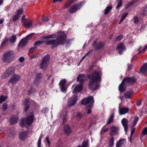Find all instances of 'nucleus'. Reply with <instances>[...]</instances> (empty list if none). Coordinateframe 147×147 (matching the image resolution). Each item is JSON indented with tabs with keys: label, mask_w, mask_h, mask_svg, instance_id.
<instances>
[{
	"label": "nucleus",
	"mask_w": 147,
	"mask_h": 147,
	"mask_svg": "<svg viewBox=\"0 0 147 147\" xmlns=\"http://www.w3.org/2000/svg\"><path fill=\"white\" fill-rule=\"evenodd\" d=\"M7 97L6 96L1 95L0 96V104L3 102L5 101L7 99Z\"/></svg>",
	"instance_id": "36"
},
{
	"label": "nucleus",
	"mask_w": 147,
	"mask_h": 147,
	"mask_svg": "<svg viewBox=\"0 0 147 147\" xmlns=\"http://www.w3.org/2000/svg\"><path fill=\"white\" fill-rule=\"evenodd\" d=\"M42 21L44 22H47L49 20L48 18L47 17L43 16L42 19Z\"/></svg>",
	"instance_id": "52"
},
{
	"label": "nucleus",
	"mask_w": 147,
	"mask_h": 147,
	"mask_svg": "<svg viewBox=\"0 0 147 147\" xmlns=\"http://www.w3.org/2000/svg\"><path fill=\"white\" fill-rule=\"evenodd\" d=\"M76 1L77 0H68L67 2L63 8L66 9L68 8L71 5L76 2Z\"/></svg>",
	"instance_id": "22"
},
{
	"label": "nucleus",
	"mask_w": 147,
	"mask_h": 147,
	"mask_svg": "<svg viewBox=\"0 0 147 147\" xmlns=\"http://www.w3.org/2000/svg\"><path fill=\"white\" fill-rule=\"evenodd\" d=\"M82 84H80L77 85L74 89V91L75 92H80L82 89Z\"/></svg>",
	"instance_id": "23"
},
{
	"label": "nucleus",
	"mask_w": 147,
	"mask_h": 147,
	"mask_svg": "<svg viewBox=\"0 0 147 147\" xmlns=\"http://www.w3.org/2000/svg\"><path fill=\"white\" fill-rule=\"evenodd\" d=\"M34 34V33H32L30 34H29L26 36V38L27 39V40H28L29 39V38L31 37Z\"/></svg>",
	"instance_id": "54"
},
{
	"label": "nucleus",
	"mask_w": 147,
	"mask_h": 147,
	"mask_svg": "<svg viewBox=\"0 0 147 147\" xmlns=\"http://www.w3.org/2000/svg\"><path fill=\"white\" fill-rule=\"evenodd\" d=\"M44 42V41H36L34 42V45L35 46H39L40 45L42 44V43Z\"/></svg>",
	"instance_id": "42"
},
{
	"label": "nucleus",
	"mask_w": 147,
	"mask_h": 147,
	"mask_svg": "<svg viewBox=\"0 0 147 147\" xmlns=\"http://www.w3.org/2000/svg\"><path fill=\"white\" fill-rule=\"evenodd\" d=\"M111 132L110 133V135L111 136H114L117 134L119 130V128L118 127L114 126L111 127Z\"/></svg>",
	"instance_id": "16"
},
{
	"label": "nucleus",
	"mask_w": 147,
	"mask_h": 147,
	"mask_svg": "<svg viewBox=\"0 0 147 147\" xmlns=\"http://www.w3.org/2000/svg\"><path fill=\"white\" fill-rule=\"evenodd\" d=\"M7 108V104L5 103L3 104L2 106V109L3 110H6Z\"/></svg>",
	"instance_id": "48"
},
{
	"label": "nucleus",
	"mask_w": 147,
	"mask_h": 147,
	"mask_svg": "<svg viewBox=\"0 0 147 147\" xmlns=\"http://www.w3.org/2000/svg\"><path fill=\"white\" fill-rule=\"evenodd\" d=\"M84 115L80 112L77 113V117L78 119H80L81 117H82Z\"/></svg>",
	"instance_id": "46"
},
{
	"label": "nucleus",
	"mask_w": 147,
	"mask_h": 147,
	"mask_svg": "<svg viewBox=\"0 0 147 147\" xmlns=\"http://www.w3.org/2000/svg\"><path fill=\"white\" fill-rule=\"evenodd\" d=\"M14 54V52L12 51H6L2 57L3 61L7 64L10 63L14 60L13 58Z\"/></svg>",
	"instance_id": "3"
},
{
	"label": "nucleus",
	"mask_w": 147,
	"mask_h": 147,
	"mask_svg": "<svg viewBox=\"0 0 147 147\" xmlns=\"http://www.w3.org/2000/svg\"><path fill=\"white\" fill-rule=\"evenodd\" d=\"M34 90V89L32 88H30L29 90L28 91V94H30Z\"/></svg>",
	"instance_id": "57"
},
{
	"label": "nucleus",
	"mask_w": 147,
	"mask_h": 147,
	"mask_svg": "<svg viewBox=\"0 0 147 147\" xmlns=\"http://www.w3.org/2000/svg\"><path fill=\"white\" fill-rule=\"evenodd\" d=\"M77 96L75 95L72 97L70 98L68 100V106L71 107L75 105L76 102Z\"/></svg>",
	"instance_id": "10"
},
{
	"label": "nucleus",
	"mask_w": 147,
	"mask_h": 147,
	"mask_svg": "<svg viewBox=\"0 0 147 147\" xmlns=\"http://www.w3.org/2000/svg\"><path fill=\"white\" fill-rule=\"evenodd\" d=\"M58 34L59 35L56 38L58 45H64L65 42L66 34L62 32H60Z\"/></svg>",
	"instance_id": "5"
},
{
	"label": "nucleus",
	"mask_w": 147,
	"mask_h": 147,
	"mask_svg": "<svg viewBox=\"0 0 147 147\" xmlns=\"http://www.w3.org/2000/svg\"><path fill=\"white\" fill-rule=\"evenodd\" d=\"M135 128H133L131 130V136H130V138H131L132 137V135L133 134H134V131H135Z\"/></svg>",
	"instance_id": "61"
},
{
	"label": "nucleus",
	"mask_w": 147,
	"mask_h": 147,
	"mask_svg": "<svg viewBox=\"0 0 147 147\" xmlns=\"http://www.w3.org/2000/svg\"><path fill=\"white\" fill-rule=\"evenodd\" d=\"M24 58L23 57H20L19 59V61L20 62H22L24 61Z\"/></svg>",
	"instance_id": "60"
},
{
	"label": "nucleus",
	"mask_w": 147,
	"mask_h": 147,
	"mask_svg": "<svg viewBox=\"0 0 147 147\" xmlns=\"http://www.w3.org/2000/svg\"><path fill=\"white\" fill-rule=\"evenodd\" d=\"M114 117V113H113L112 115L109 118L107 122V124H110L112 121H113Z\"/></svg>",
	"instance_id": "35"
},
{
	"label": "nucleus",
	"mask_w": 147,
	"mask_h": 147,
	"mask_svg": "<svg viewBox=\"0 0 147 147\" xmlns=\"http://www.w3.org/2000/svg\"><path fill=\"white\" fill-rule=\"evenodd\" d=\"M125 143V139H123L120 140L119 142L117 143L116 147H120L122 145H124Z\"/></svg>",
	"instance_id": "28"
},
{
	"label": "nucleus",
	"mask_w": 147,
	"mask_h": 147,
	"mask_svg": "<svg viewBox=\"0 0 147 147\" xmlns=\"http://www.w3.org/2000/svg\"><path fill=\"white\" fill-rule=\"evenodd\" d=\"M119 113L120 115L124 114L129 111V109L125 107H122L119 109Z\"/></svg>",
	"instance_id": "21"
},
{
	"label": "nucleus",
	"mask_w": 147,
	"mask_h": 147,
	"mask_svg": "<svg viewBox=\"0 0 147 147\" xmlns=\"http://www.w3.org/2000/svg\"><path fill=\"white\" fill-rule=\"evenodd\" d=\"M66 82L65 80L63 79L61 80L59 83L60 88L63 92H66V88L65 86V85Z\"/></svg>",
	"instance_id": "13"
},
{
	"label": "nucleus",
	"mask_w": 147,
	"mask_h": 147,
	"mask_svg": "<svg viewBox=\"0 0 147 147\" xmlns=\"http://www.w3.org/2000/svg\"><path fill=\"white\" fill-rule=\"evenodd\" d=\"M142 67H143V68L147 71V63L144 64Z\"/></svg>",
	"instance_id": "56"
},
{
	"label": "nucleus",
	"mask_w": 147,
	"mask_h": 147,
	"mask_svg": "<svg viewBox=\"0 0 147 147\" xmlns=\"http://www.w3.org/2000/svg\"><path fill=\"white\" fill-rule=\"evenodd\" d=\"M42 77V74L41 73H38L36 74L34 82L36 83L38 82L39 80Z\"/></svg>",
	"instance_id": "26"
},
{
	"label": "nucleus",
	"mask_w": 147,
	"mask_h": 147,
	"mask_svg": "<svg viewBox=\"0 0 147 147\" xmlns=\"http://www.w3.org/2000/svg\"><path fill=\"white\" fill-rule=\"evenodd\" d=\"M25 107H24V111H27L29 107V105H25Z\"/></svg>",
	"instance_id": "58"
},
{
	"label": "nucleus",
	"mask_w": 147,
	"mask_h": 147,
	"mask_svg": "<svg viewBox=\"0 0 147 147\" xmlns=\"http://www.w3.org/2000/svg\"><path fill=\"white\" fill-rule=\"evenodd\" d=\"M20 76L19 75L14 74L9 80V83H11L13 85L16 84L20 80Z\"/></svg>",
	"instance_id": "8"
},
{
	"label": "nucleus",
	"mask_w": 147,
	"mask_h": 147,
	"mask_svg": "<svg viewBox=\"0 0 147 147\" xmlns=\"http://www.w3.org/2000/svg\"><path fill=\"white\" fill-rule=\"evenodd\" d=\"M46 141L48 144L49 146H50V141L48 137H46Z\"/></svg>",
	"instance_id": "63"
},
{
	"label": "nucleus",
	"mask_w": 147,
	"mask_h": 147,
	"mask_svg": "<svg viewBox=\"0 0 147 147\" xmlns=\"http://www.w3.org/2000/svg\"><path fill=\"white\" fill-rule=\"evenodd\" d=\"M19 17L20 16L17 14L14 15L12 18V21L14 22L16 21L18 19Z\"/></svg>",
	"instance_id": "44"
},
{
	"label": "nucleus",
	"mask_w": 147,
	"mask_h": 147,
	"mask_svg": "<svg viewBox=\"0 0 147 147\" xmlns=\"http://www.w3.org/2000/svg\"><path fill=\"white\" fill-rule=\"evenodd\" d=\"M101 77V73L96 71H94L90 75L88 76V78L90 80L88 84L90 89L94 90L99 88V85L100 82Z\"/></svg>",
	"instance_id": "1"
},
{
	"label": "nucleus",
	"mask_w": 147,
	"mask_h": 147,
	"mask_svg": "<svg viewBox=\"0 0 147 147\" xmlns=\"http://www.w3.org/2000/svg\"><path fill=\"white\" fill-rule=\"evenodd\" d=\"M117 49L119 51V53L120 54L122 53L123 51L126 49V48L125 46L123 45V43L122 42L119 43L118 45Z\"/></svg>",
	"instance_id": "14"
},
{
	"label": "nucleus",
	"mask_w": 147,
	"mask_h": 147,
	"mask_svg": "<svg viewBox=\"0 0 147 147\" xmlns=\"http://www.w3.org/2000/svg\"><path fill=\"white\" fill-rule=\"evenodd\" d=\"M46 44L47 45H52V48L56 47L58 45L57 40L51 39V40H47L46 41Z\"/></svg>",
	"instance_id": "12"
},
{
	"label": "nucleus",
	"mask_w": 147,
	"mask_h": 147,
	"mask_svg": "<svg viewBox=\"0 0 147 147\" xmlns=\"http://www.w3.org/2000/svg\"><path fill=\"white\" fill-rule=\"evenodd\" d=\"M56 36V35L55 34H53L50 35L46 36L44 37L45 38H55Z\"/></svg>",
	"instance_id": "38"
},
{
	"label": "nucleus",
	"mask_w": 147,
	"mask_h": 147,
	"mask_svg": "<svg viewBox=\"0 0 147 147\" xmlns=\"http://www.w3.org/2000/svg\"><path fill=\"white\" fill-rule=\"evenodd\" d=\"M82 3H76L72 5L69 10V12L74 13L79 10L82 7Z\"/></svg>",
	"instance_id": "7"
},
{
	"label": "nucleus",
	"mask_w": 147,
	"mask_h": 147,
	"mask_svg": "<svg viewBox=\"0 0 147 147\" xmlns=\"http://www.w3.org/2000/svg\"><path fill=\"white\" fill-rule=\"evenodd\" d=\"M104 44L103 42H99L97 44L95 48L96 49H100L104 46Z\"/></svg>",
	"instance_id": "32"
},
{
	"label": "nucleus",
	"mask_w": 147,
	"mask_h": 147,
	"mask_svg": "<svg viewBox=\"0 0 147 147\" xmlns=\"http://www.w3.org/2000/svg\"><path fill=\"white\" fill-rule=\"evenodd\" d=\"M36 48V47H32L29 49V51L30 53H32L33 51L35 50Z\"/></svg>",
	"instance_id": "49"
},
{
	"label": "nucleus",
	"mask_w": 147,
	"mask_h": 147,
	"mask_svg": "<svg viewBox=\"0 0 147 147\" xmlns=\"http://www.w3.org/2000/svg\"><path fill=\"white\" fill-rule=\"evenodd\" d=\"M128 15V13L127 12H126L124 14L122 15L121 18L124 20Z\"/></svg>",
	"instance_id": "55"
},
{
	"label": "nucleus",
	"mask_w": 147,
	"mask_h": 147,
	"mask_svg": "<svg viewBox=\"0 0 147 147\" xmlns=\"http://www.w3.org/2000/svg\"><path fill=\"white\" fill-rule=\"evenodd\" d=\"M134 23L136 24H137L139 21V19L138 18L137 16H135L134 17Z\"/></svg>",
	"instance_id": "45"
},
{
	"label": "nucleus",
	"mask_w": 147,
	"mask_h": 147,
	"mask_svg": "<svg viewBox=\"0 0 147 147\" xmlns=\"http://www.w3.org/2000/svg\"><path fill=\"white\" fill-rule=\"evenodd\" d=\"M133 94V92L132 91L130 90L129 91H127L124 94V96L125 98H130Z\"/></svg>",
	"instance_id": "27"
},
{
	"label": "nucleus",
	"mask_w": 147,
	"mask_h": 147,
	"mask_svg": "<svg viewBox=\"0 0 147 147\" xmlns=\"http://www.w3.org/2000/svg\"><path fill=\"white\" fill-rule=\"evenodd\" d=\"M123 38L122 35H121L118 36L116 39V41L120 40Z\"/></svg>",
	"instance_id": "51"
},
{
	"label": "nucleus",
	"mask_w": 147,
	"mask_h": 147,
	"mask_svg": "<svg viewBox=\"0 0 147 147\" xmlns=\"http://www.w3.org/2000/svg\"><path fill=\"white\" fill-rule=\"evenodd\" d=\"M9 42V39L7 38L4 39L1 44L0 48L1 49H3L4 47L7 46Z\"/></svg>",
	"instance_id": "20"
},
{
	"label": "nucleus",
	"mask_w": 147,
	"mask_h": 147,
	"mask_svg": "<svg viewBox=\"0 0 147 147\" xmlns=\"http://www.w3.org/2000/svg\"><path fill=\"white\" fill-rule=\"evenodd\" d=\"M16 37L15 35H13L9 38V40L11 43H14L16 41Z\"/></svg>",
	"instance_id": "34"
},
{
	"label": "nucleus",
	"mask_w": 147,
	"mask_h": 147,
	"mask_svg": "<svg viewBox=\"0 0 147 147\" xmlns=\"http://www.w3.org/2000/svg\"><path fill=\"white\" fill-rule=\"evenodd\" d=\"M112 7L111 6H107L104 10V14L105 15L107 14L112 9Z\"/></svg>",
	"instance_id": "31"
},
{
	"label": "nucleus",
	"mask_w": 147,
	"mask_h": 147,
	"mask_svg": "<svg viewBox=\"0 0 147 147\" xmlns=\"http://www.w3.org/2000/svg\"><path fill=\"white\" fill-rule=\"evenodd\" d=\"M26 40L27 39L26 38L25 39H22L20 43L19 46L22 47L26 45L27 43V41Z\"/></svg>",
	"instance_id": "30"
},
{
	"label": "nucleus",
	"mask_w": 147,
	"mask_h": 147,
	"mask_svg": "<svg viewBox=\"0 0 147 147\" xmlns=\"http://www.w3.org/2000/svg\"><path fill=\"white\" fill-rule=\"evenodd\" d=\"M138 117H135L134 118V121H133V125L132 126L133 127H134L136 125V124L138 121Z\"/></svg>",
	"instance_id": "43"
},
{
	"label": "nucleus",
	"mask_w": 147,
	"mask_h": 147,
	"mask_svg": "<svg viewBox=\"0 0 147 147\" xmlns=\"http://www.w3.org/2000/svg\"><path fill=\"white\" fill-rule=\"evenodd\" d=\"M28 131H24L21 132L19 135V138L21 140H23L26 137L28 134Z\"/></svg>",
	"instance_id": "24"
},
{
	"label": "nucleus",
	"mask_w": 147,
	"mask_h": 147,
	"mask_svg": "<svg viewBox=\"0 0 147 147\" xmlns=\"http://www.w3.org/2000/svg\"><path fill=\"white\" fill-rule=\"evenodd\" d=\"M23 12V9L22 8H20L17 10V14L19 16L22 14Z\"/></svg>",
	"instance_id": "40"
},
{
	"label": "nucleus",
	"mask_w": 147,
	"mask_h": 147,
	"mask_svg": "<svg viewBox=\"0 0 147 147\" xmlns=\"http://www.w3.org/2000/svg\"><path fill=\"white\" fill-rule=\"evenodd\" d=\"M143 14L144 16L147 15V5L145 6L144 9Z\"/></svg>",
	"instance_id": "47"
},
{
	"label": "nucleus",
	"mask_w": 147,
	"mask_h": 147,
	"mask_svg": "<svg viewBox=\"0 0 147 147\" xmlns=\"http://www.w3.org/2000/svg\"><path fill=\"white\" fill-rule=\"evenodd\" d=\"M122 5V1L121 0H120L119 2L117 4V5L116 7V9L118 8L119 7L121 6Z\"/></svg>",
	"instance_id": "50"
},
{
	"label": "nucleus",
	"mask_w": 147,
	"mask_h": 147,
	"mask_svg": "<svg viewBox=\"0 0 147 147\" xmlns=\"http://www.w3.org/2000/svg\"><path fill=\"white\" fill-rule=\"evenodd\" d=\"M85 79V75L83 74H79L77 78V80L79 82L80 84L83 85Z\"/></svg>",
	"instance_id": "18"
},
{
	"label": "nucleus",
	"mask_w": 147,
	"mask_h": 147,
	"mask_svg": "<svg viewBox=\"0 0 147 147\" xmlns=\"http://www.w3.org/2000/svg\"><path fill=\"white\" fill-rule=\"evenodd\" d=\"M108 130V128H106L105 129L103 128L101 130V132L102 133H105Z\"/></svg>",
	"instance_id": "59"
},
{
	"label": "nucleus",
	"mask_w": 147,
	"mask_h": 147,
	"mask_svg": "<svg viewBox=\"0 0 147 147\" xmlns=\"http://www.w3.org/2000/svg\"><path fill=\"white\" fill-rule=\"evenodd\" d=\"M114 139L113 137H112L109 141V145L110 146H112L114 145Z\"/></svg>",
	"instance_id": "37"
},
{
	"label": "nucleus",
	"mask_w": 147,
	"mask_h": 147,
	"mask_svg": "<svg viewBox=\"0 0 147 147\" xmlns=\"http://www.w3.org/2000/svg\"><path fill=\"white\" fill-rule=\"evenodd\" d=\"M15 71V68L14 67H10L5 71L4 75L5 77L7 78L10 75H12L14 73Z\"/></svg>",
	"instance_id": "11"
},
{
	"label": "nucleus",
	"mask_w": 147,
	"mask_h": 147,
	"mask_svg": "<svg viewBox=\"0 0 147 147\" xmlns=\"http://www.w3.org/2000/svg\"><path fill=\"white\" fill-rule=\"evenodd\" d=\"M94 102L93 97L92 96H89L86 98H84L81 101V104L83 105L88 104L86 106L87 113L88 114L91 113V109Z\"/></svg>",
	"instance_id": "2"
},
{
	"label": "nucleus",
	"mask_w": 147,
	"mask_h": 147,
	"mask_svg": "<svg viewBox=\"0 0 147 147\" xmlns=\"http://www.w3.org/2000/svg\"><path fill=\"white\" fill-rule=\"evenodd\" d=\"M136 2V1H132L130 2V3H128L127 4V7H129L131 6L132 5L134 4Z\"/></svg>",
	"instance_id": "53"
},
{
	"label": "nucleus",
	"mask_w": 147,
	"mask_h": 147,
	"mask_svg": "<svg viewBox=\"0 0 147 147\" xmlns=\"http://www.w3.org/2000/svg\"><path fill=\"white\" fill-rule=\"evenodd\" d=\"M121 123L124 128L125 131L126 132L128 127V119L125 118H123L121 121Z\"/></svg>",
	"instance_id": "15"
},
{
	"label": "nucleus",
	"mask_w": 147,
	"mask_h": 147,
	"mask_svg": "<svg viewBox=\"0 0 147 147\" xmlns=\"http://www.w3.org/2000/svg\"><path fill=\"white\" fill-rule=\"evenodd\" d=\"M49 59L50 55H47L43 57L40 65V69H44L47 67L49 63Z\"/></svg>",
	"instance_id": "6"
},
{
	"label": "nucleus",
	"mask_w": 147,
	"mask_h": 147,
	"mask_svg": "<svg viewBox=\"0 0 147 147\" xmlns=\"http://www.w3.org/2000/svg\"><path fill=\"white\" fill-rule=\"evenodd\" d=\"M64 130L65 133L67 135H69L72 132L70 127L68 125H66L65 126Z\"/></svg>",
	"instance_id": "19"
},
{
	"label": "nucleus",
	"mask_w": 147,
	"mask_h": 147,
	"mask_svg": "<svg viewBox=\"0 0 147 147\" xmlns=\"http://www.w3.org/2000/svg\"><path fill=\"white\" fill-rule=\"evenodd\" d=\"M11 124L13 125L17 123L18 118L17 117H12L10 120Z\"/></svg>",
	"instance_id": "29"
},
{
	"label": "nucleus",
	"mask_w": 147,
	"mask_h": 147,
	"mask_svg": "<svg viewBox=\"0 0 147 147\" xmlns=\"http://www.w3.org/2000/svg\"><path fill=\"white\" fill-rule=\"evenodd\" d=\"M140 71L143 75H145L146 74V72L147 71L143 68V67H141L140 69Z\"/></svg>",
	"instance_id": "41"
},
{
	"label": "nucleus",
	"mask_w": 147,
	"mask_h": 147,
	"mask_svg": "<svg viewBox=\"0 0 147 147\" xmlns=\"http://www.w3.org/2000/svg\"><path fill=\"white\" fill-rule=\"evenodd\" d=\"M34 120V116L32 114L28 115L26 118L21 120L20 125L22 127H24L26 123L28 125H31Z\"/></svg>",
	"instance_id": "4"
},
{
	"label": "nucleus",
	"mask_w": 147,
	"mask_h": 147,
	"mask_svg": "<svg viewBox=\"0 0 147 147\" xmlns=\"http://www.w3.org/2000/svg\"><path fill=\"white\" fill-rule=\"evenodd\" d=\"M88 140L84 141L82 144V145H79L77 147H88Z\"/></svg>",
	"instance_id": "33"
},
{
	"label": "nucleus",
	"mask_w": 147,
	"mask_h": 147,
	"mask_svg": "<svg viewBox=\"0 0 147 147\" xmlns=\"http://www.w3.org/2000/svg\"><path fill=\"white\" fill-rule=\"evenodd\" d=\"M27 20V19L26 18H22L21 19V22L23 23V25L24 24V23H26V21Z\"/></svg>",
	"instance_id": "62"
},
{
	"label": "nucleus",
	"mask_w": 147,
	"mask_h": 147,
	"mask_svg": "<svg viewBox=\"0 0 147 147\" xmlns=\"http://www.w3.org/2000/svg\"><path fill=\"white\" fill-rule=\"evenodd\" d=\"M143 134L144 135L146 134L147 135V127L145 128L144 129V132L143 133Z\"/></svg>",
	"instance_id": "64"
},
{
	"label": "nucleus",
	"mask_w": 147,
	"mask_h": 147,
	"mask_svg": "<svg viewBox=\"0 0 147 147\" xmlns=\"http://www.w3.org/2000/svg\"><path fill=\"white\" fill-rule=\"evenodd\" d=\"M23 104L24 105H29V101L28 99L26 98L22 100Z\"/></svg>",
	"instance_id": "39"
},
{
	"label": "nucleus",
	"mask_w": 147,
	"mask_h": 147,
	"mask_svg": "<svg viewBox=\"0 0 147 147\" xmlns=\"http://www.w3.org/2000/svg\"><path fill=\"white\" fill-rule=\"evenodd\" d=\"M123 80L125 83L129 86H131L134 84L136 82V80L134 77L124 78Z\"/></svg>",
	"instance_id": "9"
},
{
	"label": "nucleus",
	"mask_w": 147,
	"mask_h": 147,
	"mask_svg": "<svg viewBox=\"0 0 147 147\" xmlns=\"http://www.w3.org/2000/svg\"><path fill=\"white\" fill-rule=\"evenodd\" d=\"M127 85L123 80L121 83L119 85V90L120 92H123L126 90V86Z\"/></svg>",
	"instance_id": "17"
},
{
	"label": "nucleus",
	"mask_w": 147,
	"mask_h": 147,
	"mask_svg": "<svg viewBox=\"0 0 147 147\" xmlns=\"http://www.w3.org/2000/svg\"><path fill=\"white\" fill-rule=\"evenodd\" d=\"M32 25V22L31 20H29L27 22L24 23L23 25L26 28H29L31 27Z\"/></svg>",
	"instance_id": "25"
}]
</instances>
